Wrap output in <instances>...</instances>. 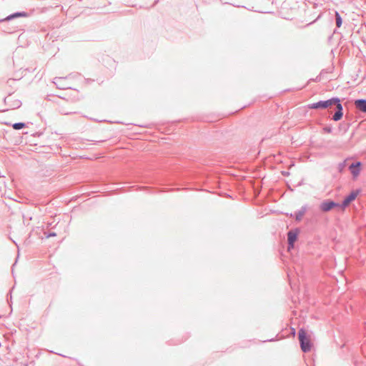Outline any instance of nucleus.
<instances>
[{"label": "nucleus", "instance_id": "nucleus-1", "mask_svg": "<svg viewBox=\"0 0 366 366\" xmlns=\"http://www.w3.org/2000/svg\"><path fill=\"white\" fill-rule=\"evenodd\" d=\"M335 105L336 111L333 114L332 119L335 122L340 121L343 117V107L338 97H332L327 100H321L315 103L310 104L308 107L311 109H328Z\"/></svg>", "mask_w": 366, "mask_h": 366}, {"label": "nucleus", "instance_id": "nucleus-2", "mask_svg": "<svg viewBox=\"0 0 366 366\" xmlns=\"http://www.w3.org/2000/svg\"><path fill=\"white\" fill-rule=\"evenodd\" d=\"M298 339L300 341V345L301 350L304 352H308L310 351L312 347V344L309 337L305 329L301 328L298 332Z\"/></svg>", "mask_w": 366, "mask_h": 366}, {"label": "nucleus", "instance_id": "nucleus-3", "mask_svg": "<svg viewBox=\"0 0 366 366\" xmlns=\"http://www.w3.org/2000/svg\"><path fill=\"white\" fill-rule=\"evenodd\" d=\"M299 233V228H295L293 229L290 230L287 232L288 249H290L294 247L295 242L297 239Z\"/></svg>", "mask_w": 366, "mask_h": 366}, {"label": "nucleus", "instance_id": "nucleus-4", "mask_svg": "<svg viewBox=\"0 0 366 366\" xmlns=\"http://www.w3.org/2000/svg\"><path fill=\"white\" fill-rule=\"evenodd\" d=\"M360 189L352 190L347 196H346L345 197V199H343V201L342 202V203L340 204V207L342 209H345L347 207H348L350 205V204L356 199V197L360 194Z\"/></svg>", "mask_w": 366, "mask_h": 366}, {"label": "nucleus", "instance_id": "nucleus-5", "mask_svg": "<svg viewBox=\"0 0 366 366\" xmlns=\"http://www.w3.org/2000/svg\"><path fill=\"white\" fill-rule=\"evenodd\" d=\"M337 207H340V204L338 203H336L335 202H334L332 200L327 199V200L323 201L320 204V209L322 212H326L330 211L332 209Z\"/></svg>", "mask_w": 366, "mask_h": 366}, {"label": "nucleus", "instance_id": "nucleus-6", "mask_svg": "<svg viewBox=\"0 0 366 366\" xmlns=\"http://www.w3.org/2000/svg\"><path fill=\"white\" fill-rule=\"evenodd\" d=\"M4 103L11 109L19 108L21 105L20 100L13 99L11 95H9L4 99Z\"/></svg>", "mask_w": 366, "mask_h": 366}, {"label": "nucleus", "instance_id": "nucleus-7", "mask_svg": "<svg viewBox=\"0 0 366 366\" xmlns=\"http://www.w3.org/2000/svg\"><path fill=\"white\" fill-rule=\"evenodd\" d=\"M362 167V162H355L352 163L349 166V170L350 173L352 174L353 178H356L359 176Z\"/></svg>", "mask_w": 366, "mask_h": 366}, {"label": "nucleus", "instance_id": "nucleus-8", "mask_svg": "<svg viewBox=\"0 0 366 366\" xmlns=\"http://www.w3.org/2000/svg\"><path fill=\"white\" fill-rule=\"evenodd\" d=\"M26 16H28V14L26 12L18 11V12H15L14 14L9 15L8 16H6L4 19H0V22L11 21V20H13L18 17H26Z\"/></svg>", "mask_w": 366, "mask_h": 366}, {"label": "nucleus", "instance_id": "nucleus-9", "mask_svg": "<svg viewBox=\"0 0 366 366\" xmlns=\"http://www.w3.org/2000/svg\"><path fill=\"white\" fill-rule=\"evenodd\" d=\"M354 104L359 111L366 114V99H358L354 102Z\"/></svg>", "mask_w": 366, "mask_h": 366}, {"label": "nucleus", "instance_id": "nucleus-10", "mask_svg": "<svg viewBox=\"0 0 366 366\" xmlns=\"http://www.w3.org/2000/svg\"><path fill=\"white\" fill-rule=\"evenodd\" d=\"M65 79V77H55L53 82L56 85L57 88L64 89L65 87L61 84V81Z\"/></svg>", "mask_w": 366, "mask_h": 366}, {"label": "nucleus", "instance_id": "nucleus-11", "mask_svg": "<svg viewBox=\"0 0 366 366\" xmlns=\"http://www.w3.org/2000/svg\"><path fill=\"white\" fill-rule=\"evenodd\" d=\"M335 23L337 27L340 28L342 24V19L338 11L335 12Z\"/></svg>", "mask_w": 366, "mask_h": 366}, {"label": "nucleus", "instance_id": "nucleus-12", "mask_svg": "<svg viewBox=\"0 0 366 366\" xmlns=\"http://www.w3.org/2000/svg\"><path fill=\"white\" fill-rule=\"evenodd\" d=\"M11 126H12L13 129H14L16 130H19V129L24 128L26 127V124L24 122H16V123L13 124Z\"/></svg>", "mask_w": 366, "mask_h": 366}, {"label": "nucleus", "instance_id": "nucleus-13", "mask_svg": "<svg viewBox=\"0 0 366 366\" xmlns=\"http://www.w3.org/2000/svg\"><path fill=\"white\" fill-rule=\"evenodd\" d=\"M349 127H350V124H347V123H345V122H343V123H341V124H340V129H344V132H346L348 130Z\"/></svg>", "mask_w": 366, "mask_h": 366}, {"label": "nucleus", "instance_id": "nucleus-14", "mask_svg": "<svg viewBox=\"0 0 366 366\" xmlns=\"http://www.w3.org/2000/svg\"><path fill=\"white\" fill-rule=\"evenodd\" d=\"M345 167H346V160L343 161L342 162H340L338 164L339 172H342L344 170V169L345 168Z\"/></svg>", "mask_w": 366, "mask_h": 366}, {"label": "nucleus", "instance_id": "nucleus-15", "mask_svg": "<svg viewBox=\"0 0 366 366\" xmlns=\"http://www.w3.org/2000/svg\"><path fill=\"white\" fill-rule=\"evenodd\" d=\"M295 220L297 222H300L303 217L302 214L299 211L295 212Z\"/></svg>", "mask_w": 366, "mask_h": 366}, {"label": "nucleus", "instance_id": "nucleus-16", "mask_svg": "<svg viewBox=\"0 0 366 366\" xmlns=\"http://www.w3.org/2000/svg\"><path fill=\"white\" fill-rule=\"evenodd\" d=\"M298 211L304 216L307 211V205H303Z\"/></svg>", "mask_w": 366, "mask_h": 366}, {"label": "nucleus", "instance_id": "nucleus-17", "mask_svg": "<svg viewBox=\"0 0 366 366\" xmlns=\"http://www.w3.org/2000/svg\"><path fill=\"white\" fill-rule=\"evenodd\" d=\"M323 130L326 133H331L332 131V128L331 126H326L323 128Z\"/></svg>", "mask_w": 366, "mask_h": 366}, {"label": "nucleus", "instance_id": "nucleus-18", "mask_svg": "<svg viewBox=\"0 0 366 366\" xmlns=\"http://www.w3.org/2000/svg\"><path fill=\"white\" fill-rule=\"evenodd\" d=\"M56 234L55 232H50L46 235V237H55Z\"/></svg>", "mask_w": 366, "mask_h": 366}, {"label": "nucleus", "instance_id": "nucleus-19", "mask_svg": "<svg viewBox=\"0 0 366 366\" xmlns=\"http://www.w3.org/2000/svg\"><path fill=\"white\" fill-rule=\"evenodd\" d=\"M4 31H5V32H6V33H9V34H10V33H12V32H14V28H13V29H8V30H4Z\"/></svg>", "mask_w": 366, "mask_h": 366}, {"label": "nucleus", "instance_id": "nucleus-20", "mask_svg": "<svg viewBox=\"0 0 366 366\" xmlns=\"http://www.w3.org/2000/svg\"><path fill=\"white\" fill-rule=\"evenodd\" d=\"M14 81H15V79H9V80H8L7 83H9H9H11V82H14Z\"/></svg>", "mask_w": 366, "mask_h": 366}, {"label": "nucleus", "instance_id": "nucleus-21", "mask_svg": "<svg viewBox=\"0 0 366 366\" xmlns=\"http://www.w3.org/2000/svg\"><path fill=\"white\" fill-rule=\"evenodd\" d=\"M286 215H287V217H293V214H292V213H290V214L287 213V214H286Z\"/></svg>", "mask_w": 366, "mask_h": 366}, {"label": "nucleus", "instance_id": "nucleus-22", "mask_svg": "<svg viewBox=\"0 0 366 366\" xmlns=\"http://www.w3.org/2000/svg\"><path fill=\"white\" fill-rule=\"evenodd\" d=\"M272 341H274V339H270V340H264V342H272Z\"/></svg>", "mask_w": 366, "mask_h": 366}]
</instances>
